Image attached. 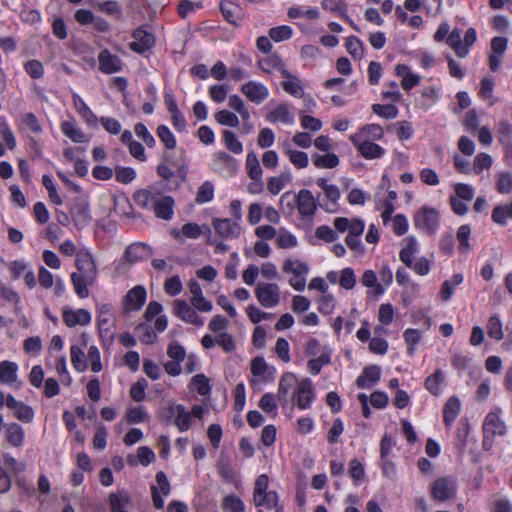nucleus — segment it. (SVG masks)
Returning <instances> with one entry per match:
<instances>
[{"label": "nucleus", "instance_id": "obj_1", "mask_svg": "<svg viewBox=\"0 0 512 512\" xmlns=\"http://www.w3.org/2000/svg\"><path fill=\"white\" fill-rule=\"evenodd\" d=\"M157 174L166 181L165 190H177L187 181L188 165L183 157L174 158L172 154L165 153L162 163L157 166Z\"/></svg>", "mask_w": 512, "mask_h": 512}, {"label": "nucleus", "instance_id": "obj_2", "mask_svg": "<svg viewBox=\"0 0 512 512\" xmlns=\"http://www.w3.org/2000/svg\"><path fill=\"white\" fill-rule=\"evenodd\" d=\"M115 319L110 304H103L99 309L98 330L103 342L112 343L115 337Z\"/></svg>", "mask_w": 512, "mask_h": 512}, {"label": "nucleus", "instance_id": "obj_3", "mask_svg": "<svg viewBox=\"0 0 512 512\" xmlns=\"http://www.w3.org/2000/svg\"><path fill=\"white\" fill-rule=\"evenodd\" d=\"M416 228L425 230L428 234L433 235L439 227V213L435 208L422 207L413 219Z\"/></svg>", "mask_w": 512, "mask_h": 512}, {"label": "nucleus", "instance_id": "obj_4", "mask_svg": "<svg viewBox=\"0 0 512 512\" xmlns=\"http://www.w3.org/2000/svg\"><path fill=\"white\" fill-rule=\"evenodd\" d=\"M457 483L451 476L438 478L431 487L432 497L439 502L450 500L456 496Z\"/></svg>", "mask_w": 512, "mask_h": 512}, {"label": "nucleus", "instance_id": "obj_5", "mask_svg": "<svg viewBox=\"0 0 512 512\" xmlns=\"http://www.w3.org/2000/svg\"><path fill=\"white\" fill-rule=\"evenodd\" d=\"M255 295L265 308L275 307L280 302V288L276 283H258Z\"/></svg>", "mask_w": 512, "mask_h": 512}, {"label": "nucleus", "instance_id": "obj_6", "mask_svg": "<svg viewBox=\"0 0 512 512\" xmlns=\"http://www.w3.org/2000/svg\"><path fill=\"white\" fill-rule=\"evenodd\" d=\"M70 214L73 223L79 230L87 227L92 221L89 203L84 198L79 197L74 200Z\"/></svg>", "mask_w": 512, "mask_h": 512}, {"label": "nucleus", "instance_id": "obj_7", "mask_svg": "<svg viewBox=\"0 0 512 512\" xmlns=\"http://www.w3.org/2000/svg\"><path fill=\"white\" fill-rule=\"evenodd\" d=\"M75 265L80 275L86 278L88 284H92L97 276V268L92 255L87 251L76 253Z\"/></svg>", "mask_w": 512, "mask_h": 512}, {"label": "nucleus", "instance_id": "obj_8", "mask_svg": "<svg viewBox=\"0 0 512 512\" xmlns=\"http://www.w3.org/2000/svg\"><path fill=\"white\" fill-rule=\"evenodd\" d=\"M292 398L293 400L296 399V404L299 409H308L315 398L312 381L309 378L301 380Z\"/></svg>", "mask_w": 512, "mask_h": 512}, {"label": "nucleus", "instance_id": "obj_9", "mask_svg": "<svg viewBox=\"0 0 512 512\" xmlns=\"http://www.w3.org/2000/svg\"><path fill=\"white\" fill-rule=\"evenodd\" d=\"M296 204L298 211L303 218H313L317 210V203L310 190H300L296 196Z\"/></svg>", "mask_w": 512, "mask_h": 512}, {"label": "nucleus", "instance_id": "obj_10", "mask_svg": "<svg viewBox=\"0 0 512 512\" xmlns=\"http://www.w3.org/2000/svg\"><path fill=\"white\" fill-rule=\"evenodd\" d=\"M132 37L134 38V41L129 44V47L133 52L138 54L145 53L155 44L154 35L144 30L142 27L134 30Z\"/></svg>", "mask_w": 512, "mask_h": 512}, {"label": "nucleus", "instance_id": "obj_11", "mask_svg": "<svg viewBox=\"0 0 512 512\" xmlns=\"http://www.w3.org/2000/svg\"><path fill=\"white\" fill-rule=\"evenodd\" d=\"M63 322L68 327L76 325L87 326L91 323V314L88 310L80 308L77 310L65 307L62 312Z\"/></svg>", "mask_w": 512, "mask_h": 512}, {"label": "nucleus", "instance_id": "obj_12", "mask_svg": "<svg viewBox=\"0 0 512 512\" xmlns=\"http://www.w3.org/2000/svg\"><path fill=\"white\" fill-rule=\"evenodd\" d=\"M241 92L246 98L255 103L260 104L268 98L269 91L267 87L259 82L249 81L242 85Z\"/></svg>", "mask_w": 512, "mask_h": 512}, {"label": "nucleus", "instance_id": "obj_13", "mask_svg": "<svg viewBox=\"0 0 512 512\" xmlns=\"http://www.w3.org/2000/svg\"><path fill=\"white\" fill-rule=\"evenodd\" d=\"M152 248L142 242L130 244L124 254V258L132 265L152 256Z\"/></svg>", "mask_w": 512, "mask_h": 512}, {"label": "nucleus", "instance_id": "obj_14", "mask_svg": "<svg viewBox=\"0 0 512 512\" xmlns=\"http://www.w3.org/2000/svg\"><path fill=\"white\" fill-rule=\"evenodd\" d=\"M146 290L143 286L137 285L130 289L124 297L125 310H139L146 301Z\"/></svg>", "mask_w": 512, "mask_h": 512}, {"label": "nucleus", "instance_id": "obj_15", "mask_svg": "<svg viewBox=\"0 0 512 512\" xmlns=\"http://www.w3.org/2000/svg\"><path fill=\"white\" fill-rule=\"evenodd\" d=\"M174 313L183 321L197 326L203 325V320L198 316L196 311L188 305L185 300H175Z\"/></svg>", "mask_w": 512, "mask_h": 512}, {"label": "nucleus", "instance_id": "obj_16", "mask_svg": "<svg viewBox=\"0 0 512 512\" xmlns=\"http://www.w3.org/2000/svg\"><path fill=\"white\" fill-rule=\"evenodd\" d=\"M212 225L215 231L224 238H236L241 232V227L231 219H214Z\"/></svg>", "mask_w": 512, "mask_h": 512}, {"label": "nucleus", "instance_id": "obj_17", "mask_svg": "<svg viewBox=\"0 0 512 512\" xmlns=\"http://www.w3.org/2000/svg\"><path fill=\"white\" fill-rule=\"evenodd\" d=\"M259 68L266 73L278 70L284 78L291 77V72L284 67L281 57L277 54H271L258 61Z\"/></svg>", "mask_w": 512, "mask_h": 512}, {"label": "nucleus", "instance_id": "obj_18", "mask_svg": "<svg viewBox=\"0 0 512 512\" xmlns=\"http://www.w3.org/2000/svg\"><path fill=\"white\" fill-rule=\"evenodd\" d=\"M99 69L106 74L118 72L122 68V62L117 55L111 54L108 50H102L98 56Z\"/></svg>", "mask_w": 512, "mask_h": 512}, {"label": "nucleus", "instance_id": "obj_19", "mask_svg": "<svg viewBox=\"0 0 512 512\" xmlns=\"http://www.w3.org/2000/svg\"><path fill=\"white\" fill-rule=\"evenodd\" d=\"M505 433L506 425L498 414L493 412L488 413L483 424V434L495 437L503 436Z\"/></svg>", "mask_w": 512, "mask_h": 512}, {"label": "nucleus", "instance_id": "obj_20", "mask_svg": "<svg viewBox=\"0 0 512 512\" xmlns=\"http://www.w3.org/2000/svg\"><path fill=\"white\" fill-rule=\"evenodd\" d=\"M356 138H357V135L351 137V140L357 146L359 153L364 158L379 159L384 155L385 150L380 145H378L372 141H369V140H365L363 142L358 143Z\"/></svg>", "mask_w": 512, "mask_h": 512}, {"label": "nucleus", "instance_id": "obj_21", "mask_svg": "<svg viewBox=\"0 0 512 512\" xmlns=\"http://www.w3.org/2000/svg\"><path fill=\"white\" fill-rule=\"evenodd\" d=\"M380 376L381 369L378 365L367 366L357 378L356 385L361 389L370 388L380 380Z\"/></svg>", "mask_w": 512, "mask_h": 512}, {"label": "nucleus", "instance_id": "obj_22", "mask_svg": "<svg viewBox=\"0 0 512 512\" xmlns=\"http://www.w3.org/2000/svg\"><path fill=\"white\" fill-rule=\"evenodd\" d=\"M296 383L297 378L292 372H286L282 375L279 381L277 397L283 406L287 405L289 392Z\"/></svg>", "mask_w": 512, "mask_h": 512}, {"label": "nucleus", "instance_id": "obj_23", "mask_svg": "<svg viewBox=\"0 0 512 512\" xmlns=\"http://www.w3.org/2000/svg\"><path fill=\"white\" fill-rule=\"evenodd\" d=\"M175 201L171 196H162L156 199L153 211L156 217L170 220L173 216V208Z\"/></svg>", "mask_w": 512, "mask_h": 512}, {"label": "nucleus", "instance_id": "obj_24", "mask_svg": "<svg viewBox=\"0 0 512 512\" xmlns=\"http://www.w3.org/2000/svg\"><path fill=\"white\" fill-rule=\"evenodd\" d=\"M73 105L77 112L81 115L83 120L91 127H96L98 124L97 116L92 112L84 100L76 93L72 95Z\"/></svg>", "mask_w": 512, "mask_h": 512}, {"label": "nucleus", "instance_id": "obj_25", "mask_svg": "<svg viewBox=\"0 0 512 512\" xmlns=\"http://www.w3.org/2000/svg\"><path fill=\"white\" fill-rule=\"evenodd\" d=\"M266 119L271 123L282 122L284 124H292L294 122V116L290 112L289 105L286 103H281L274 110L270 111Z\"/></svg>", "mask_w": 512, "mask_h": 512}, {"label": "nucleus", "instance_id": "obj_26", "mask_svg": "<svg viewBox=\"0 0 512 512\" xmlns=\"http://www.w3.org/2000/svg\"><path fill=\"white\" fill-rule=\"evenodd\" d=\"M461 404L457 396H451L443 407V422L451 426L460 412Z\"/></svg>", "mask_w": 512, "mask_h": 512}, {"label": "nucleus", "instance_id": "obj_27", "mask_svg": "<svg viewBox=\"0 0 512 512\" xmlns=\"http://www.w3.org/2000/svg\"><path fill=\"white\" fill-rule=\"evenodd\" d=\"M446 43L454 50L455 54L459 58H465L469 54L467 47L463 46L461 40V31L458 28H454L448 35Z\"/></svg>", "mask_w": 512, "mask_h": 512}, {"label": "nucleus", "instance_id": "obj_28", "mask_svg": "<svg viewBox=\"0 0 512 512\" xmlns=\"http://www.w3.org/2000/svg\"><path fill=\"white\" fill-rule=\"evenodd\" d=\"M405 242L406 245L401 249L399 258L408 268H412L413 256L417 252V241L414 236H408Z\"/></svg>", "mask_w": 512, "mask_h": 512}, {"label": "nucleus", "instance_id": "obj_29", "mask_svg": "<svg viewBox=\"0 0 512 512\" xmlns=\"http://www.w3.org/2000/svg\"><path fill=\"white\" fill-rule=\"evenodd\" d=\"M157 197L147 189L137 190L133 194V200L142 209L153 210Z\"/></svg>", "mask_w": 512, "mask_h": 512}, {"label": "nucleus", "instance_id": "obj_30", "mask_svg": "<svg viewBox=\"0 0 512 512\" xmlns=\"http://www.w3.org/2000/svg\"><path fill=\"white\" fill-rule=\"evenodd\" d=\"M282 269L285 273H291L296 278L305 277L309 272L308 264L299 260L293 261L291 259L284 261Z\"/></svg>", "mask_w": 512, "mask_h": 512}, {"label": "nucleus", "instance_id": "obj_31", "mask_svg": "<svg viewBox=\"0 0 512 512\" xmlns=\"http://www.w3.org/2000/svg\"><path fill=\"white\" fill-rule=\"evenodd\" d=\"M24 436V430L19 424L11 423L7 425L6 438L11 445L15 447L21 446L24 440Z\"/></svg>", "mask_w": 512, "mask_h": 512}, {"label": "nucleus", "instance_id": "obj_32", "mask_svg": "<svg viewBox=\"0 0 512 512\" xmlns=\"http://www.w3.org/2000/svg\"><path fill=\"white\" fill-rule=\"evenodd\" d=\"M312 162L317 168H335L339 165V158L334 153H326L325 155L313 154Z\"/></svg>", "mask_w": 512, "mask_h": 512}, {"label": "nucleus", "instance_id": "obj_33", "mask_svg": "<svg viewBox=\"0 0 512 512\" xmlns=\"http://www.w3.org/2000/svg\"><path fill=\"white\" fill-rule=\"evenodd\" d=\"M444 381V373L441 369H436L433 374L425 379V388L434 396L440 393V384Z\"/></svg>", "mask_w": 512, "mask_h": 512}, {"label": "nucleus", "instance_id": "obj_34", "mask_svg": "<svg viewBox=\"0 0 512 512\" xmlns=\"http://www.w3.org/2000/svg\"><path fill=\"white\" fill-rule=\"evenodd\" d=\"M287 80L282 83V87L285 92L296 97H304V91L301 84V80L291 73V77L286 78Z\"/></svg>", "mask_w": 512, "mask_h": 512}, {"label": "nucleus", "instance_id": "obj_35", "mask_svg": "<svg viewBox=\"0 0 512 512\" xmlns=\"http://www.w3.org/2000/svg\"><path fill=\"white\" fill-rule=\"evenodd\" d=\"M17 365L14 362L2 361L0 363V382L13 383L17 378Z\"/></svg>", "mask_w": 512, "mask_h": 512}, {"label": "nucleus", "instance_id": "obj_36", "mask_svg": "<svg viewBox=\"0 0 512 512\" xmlns=\"http://www.w3.org/2000/svg\"><path fill=\"white\" fill-rule=\"evenodd\" d=\"M246 169L247 174L252 180L262 179V168L259 164L257 155L254 152H250L246 158Z\"/></svg>", "mask_w": 512, "mask_h": 512}, {"label": "nucleus", "instance_id": "obj_37", "mask_svg": "<svg viewBox=\"0 0 512 512\" xmlns=\"http://www.w3.org/2000/svg\"><path fill=\"white\" fill-rule=\"evenodd\" d=\"M177 415L174 419V424L180 432H185L191 427V414L186 411L184 405L177 404Z\"/></svg>", "mask_w": 512, "mask_h": 512}, {"label": "nucleus", "instance_id": "obj_38", "mask_svg": "<svg viewBox=\"0 0 512 512\" xmlns=\"http://www.w3.org/2000/svg\"><path fill=\"white\" fill-rule=\"evenodd\" d=\"M253 500L257 507L264 506L267 509H272L278 507L279 497L276 491H267L254 497Z\"/></svg>", "mask_w": 512, "mask_h": 512}, {"label": "nucleus", "instance_id": "obj_39", "mask_svg": "<svg viewBox=\"0 0 512 512\" xmlns=\"http://www.w3.org/2000/svg\"><path fill=\"white\" fill-rule=\"evenodd\" d=\"M62 132L73 142L81 143L84 141L85 134L75 126L74 122L64 121L61 124Z\"/></svg>", "mask_w": 512, "mask_h": 512}, {"label": "nucleus", "instance_id": "obj_40", "mask_svg": "<svg viewBox=\"0 0 512 512\" xmlns=\"http://www.w3.org/2000/svg\"><path fill=\"white\" fill-rule=\"evenodd\" d=\"M70 353L73 367L79 372L86 371L88 366L83 350L79 346L73 345L70 349Z\"/></svg>", "mask_w": 512, "mask_h": 512}, {"label": "nucleus", "instance_id": "obj_41", "mask_svg": "<svg viewBox=\"0 0 512 512\" xmlns=\"http://www.w3.org/2000/svg\"><path fill=\"white\" fill-rule=\"evenodd\" d=\"M214 197V185L210 181H205L199 188L196 194L195 201L198 204L210 202Z\"/></svg>", "mask_w": 512, "mask_h": 512}, {"label": "nucleus", "instance_id": "obj_42", "mask_svg": "<svg viewBox=\"0 0 512 512\" xmlns=\"http://www.w3.org/2000/svg\"><path fill=\"white\" fill-rule=\"evenodd\" d=\"M345 47L353 58H362L364 55V46L362 41L355 36L346 39Z\"/></svg>", "mask_w": 512, "mask_h": 512}, {"label": "nucleus", "instance_id": "obj_43", "mask_svg": "<svg viewBox=\"0 0 512 512\" xmlns=\"http://www.w3.org/2000/svg\"><path fill=\"white\" fill-rule=\"evenodd\" d=\"M71 281L74 286V290L76 294L80 298H87L89 296V290L87 289L88 282L83 275H80L77 272H73L71 274Z\"/></svg>", "mask_w": 512, "mask_h": 512}, {"label": "nucleus", "instance_id": "obj_44", "mask_svg": "<svg viewBox=\"0 0 512 512\" xmlns=\"http://www.w3.org/2000/svg\"><path fill=\"white\" fill-rule=\"evenodd\" d=\"M487 333L490 338L495 340H501L504 337L502 323L498 316L493 315L489 318L487 323Z\"/></svg>", "mask_w": 512, "mask_h": 512}, {"label": "nucleus", "instance_id": "obj_45", "mask_svg": "<svg viewBox=\"0 0 512 512\" xmlns=\"http://www.w3.org/2000/svg\"><path fill=\"white\" fill-rule=\"evenodd\" d=\"M157 136L164 144L165 148L172 150L176 147V139L169 127L166 125H159L157 128Z\"/></svg>", "mask_w": 512, "mask_h": 512}, {"label": "nucleus", "instance_id": "obj_46", "mask_svg": "<svg viewBox=\"0 0 512 512\" xmlns=\"http://www.w3.org/2000/svg\"><path fill=\"white\" fill-rule=\"evenodd\" d=\"M223 139H224L225 147L229 151H231L235 154L242 153V151H243L242 143L237 139L234 132H232L230 130H225L223 132Z\"/></svg>", "mask_w": 512, "mask_h": 512}, {"label": "nucleus", "instance_id": "obj_47", "mask_svg": "<svg viewBox=\"0 0 512 512\" xmlns=\"http://www.w3.org/2000/svg\"><path fill=\"white\" fill-rule=\"evenodd\" d=\"M115 178L119 183L128 184L136 178V171L131 167L117 165L115 167Z\"/></svg>", "mask_w": 512, "mask_h": 512}, {"label": "nucleus", "instance_id": "obj_48", "mask_svg": "<svg viewBox=\"0 0 512 512\" xmlns=\"http://www.w3.org/2000/svg\"><path fill=\"white\" fill-rule=\"evenodd\" d=\"M372 111L378 116L385 119H394L398 115V108L393 104H373Z\"/></svg>", "mask_w": 512, "mask_h": 512}, {"label": "nucleus", "instance_id": "obj_49", "mask_svg": "<svg viewBox=\"0 0 512 512\" xmlns=\"http://www.w3.org/2000/svg\"><path fill=\"white\" fill-rule=\"evenodd\" d=\"M193 384L201 396H208L211 392V386L209 379L204 374H197L191 379Z\"/></svg>", "mask_w": 512, "mask_h": 512}, {"label": "nucleus", "instance_id": "obj_50", "mask_svg": "<svg viewBox=\"0 0 512 512\" xmlns=\"http://www.w3.org/2000/svg\"><path fill=\"white\" fill-rule=\"evenodd\" d=\"M0 136L9 150H13L16 147L14 134L4 118H0Z\"/></svg>", "mask_w": 512, "mask_h": 512}, {"label": "nucleus", "instance_id": "obj_51", "mask_svg": "<svg viewBox=\"0 0 512 512\" xmlns=\"http://www.w3.org/2000/svg\"><path fill=\"white\" fill-rule=\"evenodd\" d=\"M135 331L139 334V339L144 344H153L157 339L156 333L151 326L147 324L142 323L137 325Z\"/></svg>", "mask_w": 512, "mask_h": 512}, {"label": "nucleus", "instance_id": "obj_52", "mask_svg": "<svg viewBox=\"0 0 512 512\" xmlns=\"http://www.w3.org/2000/svg\"><path fill=\"white\" fill-rule=\"evenodd\" d=\"M216 121L225 126L237 127L239 125V119L236 114L228 110H220L215 114Z\"/></svg>", "mask_w": 512, "mask_h": 512}, {"label": "nucleus", "instance_id": "obj_53", "mask_svg": "<svg viewBox=\"0 0 512 512\" xmlns=\"http://www.w3.org/2000/svg\"><path fill=\"white\" fill-rule=\"evenodd\" d=\"M403 337L408 345V354L412 355L415 351V346L420 342L422 338L421 332L417 329L409 328L404 331Z\"/></svg>", "mask_w": 512, "mask_h": 512}, {"label": "nucleus", "instance_id": "obj_54", "mask_svg": "<svg viewBox=\"0 0 512 512\" xmlns=\"http://www.w3.org/2000/svg\"><path fill=\"white\" fill-rule=\"evenodd\" d=\"M293 31L287 25L273 27L269 30V36L275 42L288 40L292 37Z\"/></svg>", "mask_w": 512, "mask_h": 512}, {"label": "nucleus", "instance_id": "obj_55", "mask_svg": "<svg viewBox=\"0 0 512 512\" xmlns=\"http://www.w3.org/2000/svg\"><path fill=\"white\" fill-rule=\"evenodd\" d=\"M331 361L330 353H322L318 358L308 361V370L312 375L320 373L322 366L329 364Z\"/></svg>", "mask_w": 512, "mask_h": 512}, {"label": "nucleus", "instance_id": "obj_56", "mask_svg": "<svg viewBox=\"0 0 512 512\" xmlns=\"http://www.w3.org/2000/svg\"><path fill=\"white\" fill-rule=\"evenodd\" d=\"M471 234V228L469 225H462L457 231V240L459 241V251L466 252L470 249L469 237Z\"/></svg>", "mask_w": 512, "mask_h": 512}, {"label": "nucleus", "instance_id": "obj_57", "mask_svg": "<svg viewBox=\"0 0 512 512\" xmlns=\"http://www.w3.org/2000/svg\"><path fill=\"white\" fill-rule=\"evenodd\" d=\"M496 188L501 194L510 193L512 191V174L509 172L500 173L496 183Z\"/></svg>", "mask_w": 512, "mask_h": 512}, {"label": "nucleus", "instance_id": "obj_58", "mask_svg": "<svg viewBox=\"0 0 512 512\" xmlns=\"http://www.w3.org/2000/svg\"><path fill=\"white\" fill-rule=\"evenodd\" d=\"M325 196L327 199L331 202V206H326L325 210L330 213H335L337 211V201L339 200L341 194L337 186L330 185L327 187V189L324 191Z\"/></svg>", "mask_w": 512, "mask_h": 512}, {"label": "nucleus", "instance_id": "obj_59", "mask_svg": "<svg viewBox=\"0 0 512 512\" xmlns=\"http://www.w3.org/2000/svg\"><path fill=\"white\" fill-rule=\"evenodd\" d=\"M339 284L346 290H351L354 288L356 284V277L352 268L347 267L341 271Z\"/></svg>", "mask_w": 512, "mask_h": 512}, {"label": "nucleus", "instance_id": "obj_60", "mask_svg": "<svg viewBox=\"0 0 512 512\" xmlns=\"http://www.w3.org/2000/svg\"><path fill=\"white\" fill-rule=\"evenodd\" d=\"M134 131L136 133V135L141 138L144 143L149 147V148H153L156 144V141H155V138L153 137V135L148 131L147 127L145 126V124L139 122L135 125L134 127Z\"/></svg>", "mask_w": 512, "mask_h": 512}, {"label": "nucleus", "instance_id": "obj_61", "mask_svg": "<svg viewBox=\"0 0 512 512\" xmlns=\"http://www.w3.org/2000/svg\"><path fill=\"white\" fill-rule=\"evenodd\" d=\"M14 416L21 422L30 423L34 418V410L31 406L21 403L19 407L14 410Z\"/></svg>", "mask_w": 512, "mask_h": 512}, {"label": "nucleus", "instance_id": "obj_62", "mask_svg": "<svg viewBox=\"0 0 512 512\" xmlns=\"http://www.w3.org/2000/svg\"><path fill=\"white\" fill-rule=\"evenodd\" d=\"M321 6L324 10L336 12L340 16L347 11V4L344 0H323Z\"/></svg>", "mask_w": 512, "mask_h": 512}, {"label": "nucleus", "instance_id": "obj_63", "mask_svg": "<svg viewBox=\"0 0 512 512\" xmlns=\"http://www.w3.org/2000/svg\"><path fill=\"white\" fill-rule=\"evenodd\" d=\"M223 506L230 512H244L245 507L243 501L234 495H229L224 498Z\"/></svg>", "mask_w": 512, "mask_h": 512}, {"label": "nucleus", "instance_id": "obj_64", "mask_svg": "<svg viewBox=\"0 0 512 512\" xmlns=\"http://www.w3.org/2000/svg\"><path fill=\"white\" fill-rule=\"evenodd\" d=\"M147 387V381L142 378L135 382L130 388V396L133 400L140 402L145 398V389Z\"/></svg>", "mask_w": 512, "mask_h": 512}]
</instances>
